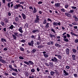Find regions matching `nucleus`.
Wrapping results in <instances>:
<instances>
[{
	"label": "nucleus",
	"mask_w": 78,
	"mask_h": 78,
	"mask_svg": "<svg viewBox=\"0 0 78 78\" xmlns=\"http://www.w3.org/2000/svg\"><path fill=\"white\" fill-rule=\"evenodd\" d=\"M23 62H24L25 64H26L28 66H31V65H34V63L31 61H29L28 62L27 61H24Z\"/></svg>",
	"instance_id": "f257e3e1"
},
{
	"label": "nucleus",
	"mask_w": 78,
	"mask_h": 78,
	"mask_svg": "<svg viewBox=\"0 0 78 78\" xmlns=\"http://www.w3.org/2000/svg\"><path fill=\"white\" fill-rule=\"evenodd\" d=\"M39 16L38 15L36 16V19L35 20V21H34V23H39V20H40V19H39Z\"/></svg>",
	"instance_id": "f03ea898"
},
{
	"label": "nucleus",
	"mask_w": 78,
	"mask_h": 78,
	"mask_svg": "<svg viewBox=\"0 0 78 78\" xmlns=\"http://www.w3.org/2000/svg\"><path fill=\"white\" fill-rule=\"evenodd\" d=\"M9 67L13 71L16 72H18V71L17 70V69H14L12 67V65H10L9 66Z\"/></svg>",
	"instance_id": "7ed1b4c3"
},
{
	"label": "nucleus",
	"mask_w": 78,
	"mask_h": 78,
	"mask_svg": "<svg viewBox=\"0 0 78 78\" xmlns=\"http://www.w3.org/2000/svg\"><path fill=\"white\" fill-rule=\"evenodd\" d=\"M20 4H16L14 6V9H19V8L20 7Z\"/></svg>",
	"instance_id": "20e7f679"
},
{
	"label": "nucleus",
	"mask_w": 78,
	"mask_h": 78,
	"mask_svg": "<svg viewBox=\"0 0 78 78\" xmlns=\"http://www.w3.org/2000/svg\"><path fill=\"white\" fill-rule=\"evenodd\" d=\"M2 58H3V57L1 56H0V62H1L3 64H5L6 63V61H5V60H3Z\"/></svg>",
	"instance_id": "39448f33"
},
{
	"label": "nucleus",
	"mask_w": 78,
	"mask_h": 78,
	"mask_svg": "<svg viewBox=\"0 0 78 78\" xmlns=\"http://www.w3.org/2000/svg\"><path fill=\"white\" fill-rule=\"evenodd\" d=\"M33 44H34V41L33 40H32L30 42L28 43V45L29 46H31V47H33L34 46Z\"/></svg>",
	"instance_id": "423d86ee"
},
{
	"label": "nucleus",
	"mask_w": 78,
	"mask_h": 78,
	"mask_svg": "<svg viewBox=\"0 0 78 78\" xmlns=\"http://www.w3.org/2000/svg\"><path fill=\"white\" fill-rule=\"evenodd\" d=\"M66 55H69L70 54V49L69 48H67L66 49Z\"/></svg>",
	"instance_id": "0eeeda50"
},
{
	"label": "nucleus",
	"mask_w": 78,
	"mask_h": 78,
	"mask_svg": "<svg viewBox=\"0 0 78 78\" xmlns=\"http://www.w3.org/2000/svg\"><path fill=\"white\" fill-rule=\"evenodd\" d=\"M49 37L50 38H51V39H53V37H55V35H53L51 34H49Z\"/></svg>",
	"instance_id": "6e6552de"
},
{
	"label": "nucleus",
	"mask_w": 78,
	"mask_h": 78,
	"mask_svg": "<svg viewBox=\"0 0 78 78\" xmlns=\"http://www.w3.org/2000/svg\"><path fill=\"white\" fill-rule=\"evenodd\" d=\"M63 73H65V76H68L69 75V73L67 72L65 70H63Z\"/></svg>",
	"instance_id": "1a4fd4ad"
},
{
	"label": "nucleus",
	"mask_w": 78,
	"mask_h": 78,
	"mask_svg": "<svg viewBox=\"0 0 78 78\" xmlns=\"http://www.w3.org/2000/svg\"><path fill=\"white\" fill-rule=\"evenodd\" d=\"M65 15L66 16H67V17H71V14L67 13V12H65Z\"/></svg>",
	"instance_id": "9d476101"
},
{
	"label": "nucleus",
	"mask_w": 78,
	"mask_h": 78,
	"mask_svg": "<svg viewBox=\"0 0 78 78\" xmlns=\"http://www.w3.org/2000/svg\"><path fill=\"white\" fill-rule=\"evenodd\" d=\"M22 16L23 19H26V15H25L24 13H22Z\"/></svg>",
	"instance_id": "9b49d317"
},
{
	"label": "nucleus",
	"mask_w": 78,
	"mask_h": 78,
	"mask_svg": "<svg viewBox=\"0 0 78 78\" xmlns=\"http://www.w3.org/2000/svg\"><path fill=\"white\" fill-rule=\"evenodd\" d=\"M20 28L19 29V31L21 33H23V31H22V27H20Z\"/></svg>",
	"instance_id": "f8f14e48"
},
{
	"label": "nucleus",
	"mask_w": 78,
	"mask_h": 78,
	"mask_svg": "<svg viewBox=\"0 0 78 78\" xmlns=\"http://www.w3.org/2000/svg\"><path fill=\"white\" fill-rule=\"evenodd\" d=\"M54 62H56V63H58V61H59V60L57 59L56 57H54Z\"/></svg>",
	"instance_id": "ddd939ff"
},
{
	"label": "nucleus",
	"mask_w": 78,
	"mask_h": 78,
	"mask_svg": "<svg viewBox=\"0 0 78 78\" xmlns=\"http://www.w3.org/2000/svg\"><path fill=\"white\" fill-rule=\"evenodd\" d=\"M55 46H56V47H58V48H60L61 47V45H60V44H59L58 43H56L55 44Z\"/></svg>",
	"instance_id": "4468645a"
},
{
	"label": "nucleus",
	"mask_w": 78,
	"mask_h": 78,
	"mask_svg": "<svg viewBox=\"0 0 78 78\" xmlns=\"http://www.w3.org/2000/svg\"><path fill=\"white\" fill-rule=\"evenodd\" d=\"M36 36L35 35H32L30 37L31 39H36Z\"/></svg>",
	"instance_id": "2eb2a0df"
},
{
	"label": "nucleus",
	"mask_w": 78,
	"mask_h": 78,
	"mask_svg": "<svg viewBox=\"0 0 78 78\" xmlns=\"http://www.w3.org/2000/svg\"><path fill=\"white\" fill-rule=\"evenodd\" d=\"M33 12L34 13L37 12V9H36V8L35 7H34V11H33Z\"/></svg>",
	"instance_id": "dca6fc26"
},
{
	"label": "nucleus",
	"mask_w": 78,
	"mask_h": 78,
	"mask_svg": "<svg viewBox=\"0 0 78 78\" xmlns=\"http://www.w3.org/2000/svg\"><path fill=\"white\" fill-rule=\"evenodd\" d=\"M15 19V21L16 22H18V21H19L20 20V19H19V17L18 16L16 17Z\"/></svg>",
	"instance_id": "f3484780"
},
{
	"label": "nucleus",
	"mask_w": 78,
	"mask_h": 78,
	"mask_svg": "<svg viewBox=\"0 0 78 78\" xmlns=\"http://www.w3.org/2000/svg\"><path fill=\"white\" fill-rule=\"evenodd\" d=\"M72 57L73 58V60H76V56L75 55H72Z\"/></svg>",
	"instance_id": "a211bd4d"
},
{
	"label": "nucleus",
	"mask_w": 78,
	"mask_h": 78,
	"mask_svg": "<svg viewBox=\"0 0 78 78\" xmlns=\"http://www.w3.org/2000/svg\"><path fill=\"white\" fill-rule=\"evenodd\" d=\"M13 28H14V26L12 25H11V26L9 27V30L10 29L11 30H12Z\"/></svg>",
	"instance_id": "6ab92c4d"
},
{
	"label": "nucleus",
	"mask_w": 78,
	"mask_h": 78,
	"mask_svg": "<svg viewBox=\"0 0 78 78\" xmlns=\"http://www.w3.org/2000/svg\"><path fill=\"white\" fill-rule=\"evenodd\" d=\"M1 41L2 42H6V39L3 38H2L1 39Z\"/></svg>",
	"instance_id": "aec40b11"
},
{
	"label": "nucleus",
	"mask_w": 78,
	"mask_h": 78,
	"mask_svg": "<svg viewBox=\"0 0 78 78\" xmlns=\"http://www.w3.org/2000/svg\"><path fill=\"white\" fill-rule=\"evenodd\" d=\"M20 48L21 51H23V52L25 51V50H24V48H22V47L20 46Z\"/></svg>",
	"instance_id": "412c9836"
},
{
	"label": "nucleus",
	"mask_w": 78,
	"mask_h": 78,
	"mask_svg": "<svg viewBox=\"0 0 78 78\" xmlns=\"http://www.w3.org/2000/svg\"><path fill=\"white\" fill-rule=\"evenodd\" d=\"M70 34L72 35H73V36H76L77 37H78V36L77 34H75V33H73V32H71Z\"/></svg>",
	"instance_id": "4be33fe9"
},
{
	"label": "nucleus",
	"mask_w": 78,
	"mask_h": 78,
	"mask_svg": "<svg viewBox=\"0 0 78 78\" xmlns=\"http://www.w3.org/2000/svg\"><path fill=\"white\" fill-rule=\"evenodd\" d=\"M73 17L75 18V21H78V18H77V17H76V16H73Z\"/></svg>",
	"instance_id": "5701e85b"
},
{
	"label": "nucleus",
	"mask_w": 78,
	"mask_h": 78,
	"mask_svg": "<svg viewBox=\"0 0 78 78\" xmlns=\"http://www.w3.org/2000/svg\"><path fill=\"white\" fill-rule=\"evenodd\" d=\"M55 6H56V7H59L60 6V3H57L56 4H55Z\"/></svg>",
	"instance_id": "b1692460"
},
{
	"label": "nucleus",
	"mask_w": 78,
	"mask_h": 78,
	"mask_svg": "<svg viewBox=\"0 0 78 78\" xmlns=\"http://www.w3.org/2000/svg\"><path fill=\"white\" fill-rule=\"evenodd\" d=\"M47 23V20L46 19H44V20L43 24H46Z\"/></svg>",
	"instance_id": "393cba45"
},
{
	"label": "nucleus",
	"mask_w": 78,
	"mask_h": 78,
	"mask_svg": "<svg viewBox=\"0 0 78 78\" xmlns=\"http://www.w3.org/2000/svg\"><path fill=\"white\" fill-rule=\"evenodd\" d=\"M36 51V49H34L31 50V52L32 53L34 54L35 53Z\"/></svg>",
	"instance_id": "a878e982"
},
{
	"label": "nucleus",
	"mask_w": 78,
	"mask_h": 78,
	"mask_svg": "<svg viewBox=\"0 0 78 78\" xmlns=\"http://www.w3.org/2000/svg\"><path fill=\"white\" fill-rule=\"evenodd\" d=\"M55 73V72L53 71H51L50 72V74L51 76H54V75Z\"/></svg>",
	"instance_id": "bb28decb"
},
{
	"label": "nucleus",
	"mask_w": 78,
	"mask_h": 78,
	"mask_svg": "<svg viewBox=\"0 0 78 78\" xmlns=\"http://www.w3.org/2000/svg\"><path fill=\"white\" fill-rule=\"evenodd\" d=\"M4 20L5 22V23H9V22H8V20L7 19L5 18L4 19Z\"/></svg>",
	"instance_id": "cd10ccee"
},
{
	"label": "nucleus",
	"mask_w": 78,
	"mask_h": 78,
	"mask_svg": "<svg viewBox=\"0 0 78 78\" xmlns=\"http://www.w3.org/2000/svg\"><path fill=\"white\" fill-rule=\"evenodd\" d=\"M44 47L43 46V45H39L37 46V48H43Z\"/></svg>",
	"instance_id": "c85d7f7f"
},
{
	"label": "nucleus",
	"mask_w": 78,
	"mask_h": 78,
	"mask_svg": "<svg viewBox=\"0 0 78 78\" xmlns=\"http://www.w3.org/2000/svg\"><path fill=\"white\" fill-rule=\"evenodd\" d=\"M46 25L45 26V28H48V27H49V26L48 25H49V23H48L46 24Z\"/></svg>",
	"instance_id": "c756f323"
},
{
	"label": "nucleus",
	"mask_w": 78,
	"mask_h": 78,
	"mask_svg": "<svg viewBox=\"0 0 78 78\" xmlns=\"http://www.w3.org/2000/svg\"><path fill=\"white\" fill-rule=\"evenodd\" d=\"M0 23L2 25V26H3V27L5 26V23L3 21H1Z\"/></svg>",
	"instance_id": "7c9ffc66"
},
{
	"label": "nucleus",
	"mask_w": 78,
	"mask_h": 78,
	"mask_svg": "<svg viewBox=\"0 0 78 78\" xmlns=\"http://www.w3.org/2000/svg\"><path fill=\"white\" fill-rule=\"evenodd\" d=\"M12 36L13 37V39H14L15 40H16V36L13 34H12Z\"/></svg>",
	"instance_id": "2f4dec72"
},
{
	"label": "nucleus",
	"mask_w": 78,
	"mask_h": 78,
	"mask_svg": "<svg viewBox=\"0 0 78 78\" xmlns=\"http://www.w3.org/2000/svg\"><path fill=\"white\" fill-rule=\"evenodd\" d=\"M51 31H52V32L54 33H56V32L55 31V30H54V29H53V28H51Z\"/></svg>",
	"instance_id": "473e14b6"
},
{
	"label": "nucleus",
	"mask_w": 78,
	"mask_h": 78,
	"mask_svg": "<svg viewBox=\"0 0 78 78\" xmlns=\"http://www.w3.org/2000/svg\"><path fill=\"white\" fill-rule=\"evenodd\" d=\"M43 55L45 58H48V55L46 54H43Z\"/></svg>",
	"instance_id": "72a5a7b5"
},
{
	"label": "nucleus",
	"mask_w": 78,
	"mask_h": 78,
	"mask_svg": "<svg viewBox=\"0 0 78 78\" xmlns=\"http://www.w3.org/2000/svg\"><path fill=\"white\" fill-rule=\"evenodd\" d=\"M63 40L65 42H69V39L67 38L63 39Z\"/></svg>",
	"instance_id": "f704fd0d"
},
{
	"label": "nucleus",
	"mask_w": 78,
	"mask_h": 78,
	"mask_svg": "<svg viewBox=\"0 0 78 78\" xmlns=\"http://www.w3.org/2000/svg\"><path fill=\"white\" fill-rule=\"evenodd\" d=\"M53 25H54V26H57V22H54L53 23Z\"/></svg>",
	"instance_id": "c9c22d12"
},
{
	"label": "nucleus",
	"mask_w": 78,
	"mask_h": 78,
	"mask_svg": "<svg viewBox=\"0 0 78 78\" xmlns=\"http://www.w3.org/2000/svg\"><path fill=\"white\" fill-rule=\"evenodd\" d=\"M72 51L73 53H76V50L75 49H73Z\"/></svg>",
	"instance_id": "e433bc0d"
},
{
	"label": "nucleus",
	"mask_w": 78,
	"mask_h": 78,
	"mask_svg": "<svg viewBox=\"0 0 78 78\" xmlns=\"http://www.w3.org/2000/svg\"><path fill=\"white\" fill-rule=\"evenodd\" d=\"M31 72H32L33 73H34V72H35V69H34V68H33L32 69H31Z\"/></svg>",
	"instance_id": "4c0bfd02"
},
{
	"label": "nucleus",
	"mask_w": 78,
	"mask_h": 78,
	"mask_svg": "<svg viewBox=\"0 0 78 78\" xmlns=\"http://www.w3.org/2000/svg\"><path fill=\"white\" fill-rule=\"evenodd\" d=\"M61 11H62L63 12H66V11H67V10H65V9H61Z\"/></svg>",
	"instance_id": "58836bf2"
},
{
	"label": "nucleus",
	"mask_w": 78,
	"mask_h": 78,
	"mask_svg": "<svg viewBox=\"0 0 78 78\" xmlns=\"http://www.w3.org/2000/svg\"><path fill=\"white\" fill-rule=\"evenodd\" d=\"M12 75H14V76H16L17 75V73H12Z\"/></svg>",
	"instance_id": "ea45409f"
},
{
	"label": "nucleus",
	"mask_w": 78,
	"mask_h": 78,
	"mask_svg": "<svg viewBox=\"0 0 78 78\" xmlns=\"http://www.w3.org/2000/svg\"><path fill=\"white\" fill-rule=\"evenodd\" d=\"M10 2H9L7 4L8 6L9 7V8L11 7V6H10Z\"/></svg>",
	"instance_id": "a19ab883"
},
{
	"label": "nucleus",
	"mask_w": 78,
	"mask_h": 78,
	"mask_svg": "<svg viewBox=\"0 0 78 78\" xmlns=\"http://www.w3.org/2000/svg\"><path fill=\"white\" fill-rule=\"evenodd\" d=\"M20 42H25V40H22L20 41Z\"/></svg>",
	"instance_id": "79ce46f5"
},
{
	"label": "nucleus",
	"mask_w": 78,
	"mask_h": 78,
	"mask_svg": "<svg viewBox=\"0 0 78 78\" xmlns=\"http://www.w3.org/2000/svg\"><path fill=\"white\" fill-rule=\"evenodd\" d=\"M58 58H59V59H60L62 58V57L61 56L59 55H58Z\"/></svg>",
	"instance_id": "37998d69"
},
{
	"label": "nucleus",
	"mask_w": 78,
	"mask_h": 78,
	"mask_svg": "<svg viewBox=\"0 0 78 78\" xmlns=\"http://www.w3.org/2000/svg\"><path fill=\"white\" fill-rule=\"evenodd\" d=\"M57 26L58 25H59V26H60V25H61V23L60 22H59L58 23H57Z\"/></svg>",
	"instance_id": "c03bdc74"
},
{
	"label": "nucleus",
	"mask_w": 78,
	"mask_h": 78,
	"mask_svg": "<svg viewBox=\"0 0 78 78\" xmlns=\"http://www.w3.org/2000/svg\"><path fill=\"white\" fill-rule=\"evenodd\" d=\"M19 58L20 59H24V58H23L22 56H20L19 57Z\"/></svg>",
	"instance_id": "a18cd8bd"
},
{
	"label": "nucleus",
	"mask_w": 78,
	"mask_h": 78,
	"mask_svg": "<svg viewBox=\"0 0 78 78\" xmlns=\"http://www.w3.org/2000/svg\"><path fill=\"white\" fill-rule=\"evenodd\" d=\"M47 20L48 21H49V22H51V19L49 18H47Z\"/></svg>",
	"instance_id": "49530a36"
},
{
	"label": "nucleus",
	"mask_w": 78,
	"mask_h": 78,
	"mask_svg": "<svg viewBox=\"0 0 78 78\" xmlns=\"http://www.w3.org/2000/svg\"><path fill=\"white\" fill-rule=\"evenodd\" d=\"M74 42H75V43H78V39H76L74 41Z\"/></svg>",
	"instance_id": "de8ad7c7"
},
{
	"label": "nucleus",
	"mask_w": 78,
	"mask_h": 78,
	"mask_svg": "<svg viewBox=\"0 0 78 78\" xmlns=\"http://www.w3.org/2000/svg\"><path fill=\"white\" fill-rule=\"evenodd\" d=\"M29 8L30 9H32V11L33 10V8L32 6H30Z\"/></svg>",
	"instance_id": "09e8293b"
},
{
	"label": "nucleus",
	"mask_w": 78,
	"mask_h": 78,
	"mask_svg": "<svg viewBox=\"0 0 78 78\" xmlns=\"http://www.w3.org/2000/svg\"><path fill=\"white\" fill-rule=\"evenodd\" d=\"M72 8H73V9H75L76 8V7L74 6H71Z\"/></svg>",
	"instance_id": "8fccbe9b"
},
{
	"label": "nucleus",
	"mask_w": 78,
	"mask_h": 78,
	"mask_svg": "<svg viewBox=\"0 0 78 78\" xmlns=\"http://www.w3.org/2000/svg\"><path fill=\"white\" fill-rule=\"evenodd\" d=\"M72 24L73 25H77V24H76V23L75 22L73 23H72Z\"/></svg>",
	"instance_id": "3c124183"
},
{
	"label": "nucleus",
	"mask_w": 78,
	"mask_h": 78,
	"mask_svg": "<svg viewBox=\"0 0 78 78\" xmlns=\"http://www.w3.org/2000/svg\"><path fill=\"white\" fill-rule=\"evenodd\" d=\"M32 76H29V78H34V76L31 75Z\"/></svg>",
	"instance_id": "603ef678"
},
{
	"label": "nucleus",
	"mask_w": 78,
	"mask_h": 78,
	"mask_svg": "<svg viewBox=\"0 0 78 78\" xmlns=\"http://www.w3.org/2000/svg\"><path fill=\"white\" fill-rule=\"evenodd\" d=\"M37 45H40V42H38V41H37Z\"/></svg>",
	"instance_id": "864d4df0"
},
{
	"label": "nucleus",
	"mask_w": 78,
	"mask_h": 78,
	"mask_svg": "<svg viewBox=\"0 0 78 78\" xmlns=\"http://www.w3.org/2000/svg\"><path fill=\"white\" fill-rule=\"evenodd\" d=\"M68 7H69V5L66 4L65 6V8H67Z\"/></svg>",
	"instance_id": "5fc2aeb1"
},
{
	"label": "nucleus",
	"mask_w": 78,
	"mask_h": 78,
	"mask_svg": "<svg viewBox=\"0 0 78 78\" xmlns=\"http://www.w3.org/2000/svg\"><path fill=\"white\" fill-rule=\"evenodd\" d=\"M67 37H70V35H69V34H66Z\"/></svg>",
	"instance_id": "6e6d98bb"
},
{
	"label": "nucleus",
	"mask_w": 78,
	"mask_h": 78,
	"mask_svg": "<svg viewBox=\"0 0 78 78\" xmlns=\"http://www.w3.org/2000/svg\"><path fill=\"white\" fill-rule=\"evenodd\" d=\"M70 13H73V12H74V11L73 10H71L70 11Z\"/></svg>",
	"instance_id": "4d7b16f0"
},
{
	"label": "nucleus",
	"mask_w": 78,
	"mask_h": 78,
	"mask_svg": "<svg viewBox=\"0 0 78 78\" xmlns=\"http://www.w3.org/2000/svg\"><path fill=\"white\" fill-rule=\"evenodd\" d=\"M8 15L9 16H11V13L10 12H8Z\"/></svg>",
	"instance_id": "13d9d810"
},
{
	"label": "nucleus",
	"mask_w": 78,
	"mask_h": 78,
	"mask_svg": "<svg viewBox=\"0 0 78 78\" xmlns=\"http://www.w3.org/2000/svg\"><path fill=\"white\" fill-rule=\"evenodd\" d=\"M4 75L5 76H7V75H8V73L5 72L4 73Z\"/></svg>",
	"instance_id": "bf43d9fd"
},
{
	"label": "nucleus",
	"mask_w": 78,
	"mask_h": 78,
	"mask_svg": "<svg viewBox=\"0 0 78 78\" xmlns=\"http://www.w3.org/2000/svg\"><path fill=\"white\" fill-rule=\"evenodd\" d=\"M66 68L67 69H70V67L69 66H66Z\"/></svg>",
	"instance_id": "052dcab7"
},
{
	"label": "nucleus",
	"mask_w": 78,
	"mask_h": 78,
	"mask_svg": "<svg viewBox=\"0 0 78 78\" xmlns=\"http://www.w3.org/2000/svg\"><path fill=\"white\" fill-rule=\"evenodd\" d=\"M13 66L16 67V68H17V65L16 64H14Z\"/></svg>",
	"instance_id": "680f3d73"
},
{
	"label": "nucleus",
	"mask_w": 78,
	"mask_h": 78,
	"mask_svg": "<svg viewBox=\"0 0 78 78\" xmlns=\"http://www.w3.org/2000/svg\"><path fill=\"white\" fill-rule=\"evenodd\" d=\"M74 76L75 77H77V74L75 73L74 74Z\"/></svg>",
	"instance_id": "e2e57ef3"
},
{
	"label": "nucleus",
	"mask_w": 78,
	"mask_h": 78,
	"mask_svg": "<svg viewBox=\"0 0 78 78\" xmlns=\"http://www.w3.org/2000/svg\"><path fill=\"white\" fill-rule=\"evenodd\" d=\"M3 50L4 51H7V50H8V49L6 48H4Z\"/></svg>",
	"instance_id": "0e129e2a"
},
{
	"label": "nucleus",
	"mask_w": 78,
	"mask_h": 78,
	"mask_svg": "<svg viewBox=\"0 0 78 78\" xmlns=\"http://www.w3.org/2000/svg\"><path fill=\"white\" fill-rule=\"evenodd\" d=\"M42 3H43V2H42L40 1L38 2V4H42Z\"/></svg>",
	"instance_id": "69168bd1"
},
{
	"label": "nucleus",
	"mask_w": 78,
	"mask_h": 78,
	"mask_svg": "<svg viewBox=\"0 0 78 78\" xmlns=\"http://www.w3.org/2000/svg\"><path fill=\"white\" fill-rule=\"evenodd\" d=\"M74 29H77L78 27H77V26H74Z\"/></svg>",
	"instance_id": "338daca9"
},
{
	"label": "nucleus",
	"mask_w": 78,
	"mask_h": 78,
	"mask_svg": "<svg viewBox=\"0 0 78 78\" xmlns=\"http://www.w3.org/2000/svg\"><path fill=\"white\" fill-rule=\"evenodd\" d=\"M2 2L4 4H5V0H2Z\"/></svg>",
	"instance_id": "774afa93"
}]
</instances>
